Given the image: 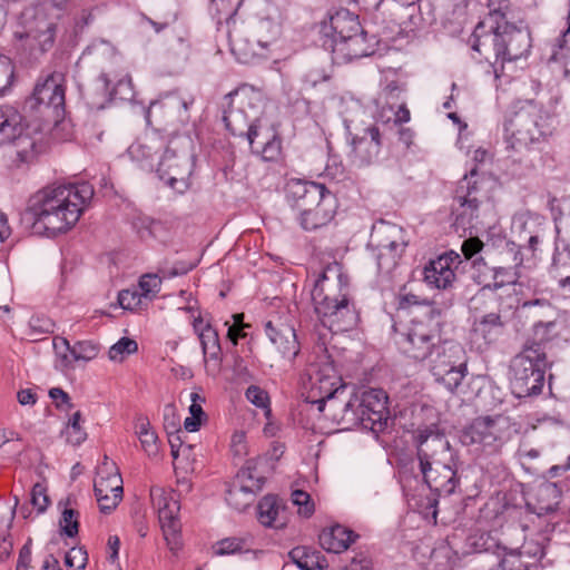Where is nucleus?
<instances>
[{
    "label": "nucleus",
    "instance_id": "obj_33",
    "mask_svg": "<svg viewBox=\"0 0 570 570\" xmlns=\"http://www.w3.org/2000/svg\"><path fill=\"white\" fill-rule=\"evenodd\" d=\"M503 327L501 315L489 313L474 321L472 332L475 340H482L485 345H490L498 341L503 333Z\"/></svg>",
    "mask_w": 570,
    "mask_h": 570
},
{
    "label": "nucleus",
    "instance_id": "obj_9",
    "mask_svg": "<svg viewBox=\"0 0 570 570\" xmlns=\"http://www.w3.org/2000/svg\"><path fill=\"white\" fill-rule=\"evenodd\" d=\"M40 135L26 131L23 116L11 105H0V147L12 144L16 167L33 163L41 151Z\"/></svg>",
    "mask_w": 570,
    "mask_h": 570
},
{
    "label": "nucleus",
    "instance_id": "obj_20",
    "mask_svg": "<svg viewBox=\"0 0 570 570\" xmlns=\"http://www.w3.org/2000/svg\"><path fill=\"white\" fill-rule=\"evenodd\" d=\"M31 107H43L52 110L58 120L65 115V87L59 75H49L43 81H38L30 98Z\"/></svg>",
    "mask_w": 570,
    "mask_h": 570
},
{
    "label": "nucleus",
    "instance_id": "obj_19",
    "mask_svg": "<svg viewBox=\"0 0 570 570\" xmlns=\"http://www.w3.org/2000/svg\"><path fill=\"white\" fill-rule=\"evenodd\" d=\"M382 147V134L375 125L363 129L362 135L351 138L348 158L354 167L363 168L377 161Z\"/></svg>",
    "mask_w": 570,
    "mask_h": 570
},
{
    "label": "nucleus",
    "instance_id": "obj_54",
    "mask_svg": "<svg viewBox=\"0 0 570 570\" xmlns=\"http://www.w3.org/2000/svg\"><path fill=\"white\" fill-rule=\"evenodd\" d=\"M79 512L71 508H66L62 511L59 524L61 533L75 538L79 532Z\"/></svg>",
    "mask_w": 570,
    "mask_h": 570
},
{
    "label": "nucleus",
    "instance_id": "obj_35",
    "mask_svg": "<svg viewBox=\"0 0 570 570\" xmlns=\"http://www.w3.org/2000/svg\"><path fill=\"white\" fill-rule=\"evenodd\" d=\"M466 546L474 553L492 552L500 554V552L507 551V547L501 538L498 537V532L476 530L466 538Z\"/></svg>",
    "mask_w": 570,
    "mask_h": 570
},
{
    "label": "nucleus",
    "instance_id": "obj_42",
    "mask_svg": "<svg viewBox=\"0 0 570 570\" xmlns=\"http://www.w3.org/2000/svg\"><path fill=\"white\" fill-rule=\"evenodd\" d=\"M98 81L101 82V88L107 92L109 101L116 102L132 100L134 88L129 78H121L110 87L111 80L107 73L102 72L98 77Z\"/></svg>",
    "mask_w": 570,
    "mask_h": 570
},
{
    "label": "nucleus",
    "instance_id": "obj_30",
    "mask_svg": "<svg viewBox=\"0 0 570 570\" xmlns=\"http://www.w3.org/2000/svg\"><path fill=\"white\" fill-rule=\"evenodd\" d=\"M257 519L264 527L279 529L286 524L285 508L276 495L267 494L257 504Z\"/></svg>",
    "mask_w": 570,
    "mask_h": 570
},
{
    "label": "nucleus",
    "instance_id": "obj_48",
    "mask_svg": "<svg viewBox=\"0 0 570 570\" xmlns=\"http://www.w3.org/2000/svg\"><path fill=\"white\" fill-rule=\"evenodd\" d=\"M375 261L380 273L390 274L399 264L405 250L375 248Z\"/></svg>",
    "mask_w": 570,
    "mask_h": 570
},
{
    "label": "nucleus",
    "instance_id": "obj_11",
    "mask_svg": "<svg viewBox=\"0 0 570 570\" xmlns=\"http://www.w3.org/2000/svg\"><path fill=\"white\" fill-rule=\"evenodd\" d=\"M193 102L191 97H185L178 91L168 92L149 106L147 122L159 134L168 132V137L180 134L179 128L189 121V106Z\"/></svg>",
    "mask_w": 570,
    "mask_h": 570
},
{
    "label": "nucleus",
    "instance_id": "obj_23",
    "mask_svg": "<svg viewBox=\"0 0 570 570\" xmlns=\"http://www.w3.org/2000/svg\"><path fill=\"white\" fill-rule=\"evenodd\" d=\"M265 333L282 358L292 362L298 355L301 347L292 326L283 323L274 325L268 321L265 324Z\"/></svg>",
    "mask_w": 570,
    "mask_h": 570
},
{
    "label": "nucleus",
    "instance_id": "obj_24",
    "mask_svg": "<svg viewBox=\"0 0 570 570\" xmlns=\"http://www.w3.org/2000/svg\"><path fill=\"white\" fill-rule=\"evenodd\" d=\"M370 244L375 248L394 250H405L407 247L404 229L387 222H380L373 226Z\"/></svg>",
    "mask_w": 570,
    "mask_h": 570
},
{
    "label": "nucleus",
    "instance_id": "obj_49",
    "mask_svg": "<svg viewBox=\"0 0 570 570\" xmlns=\"http://www.w3.org/2000/svg\"><path fill=\"white\" fill-rule=\"evenodd\" d=\"M81 419V412H75L62 432L66 435V441L72 445L81 444L87 438L86 431L80 426Z\"/></svg>",
    "mask_w": 570,
    "mask_h": 570
},
{
    "label": "nucleus",
    "instance_id": "obj_51",
    "mask_svg": "<svg viewBox=\"0 0 570 570\" xmlns=\"http://www.w3.org/2000/svg\"><path fill=\"white\" fill-rule=\"evenodd\" d=\"M197 265V259H176L173 262L166 261L165 265L160 268L164 278H171L187 274Z\"/></svg>",
    "mask_w": 570,
    "mask_h": 570
},
{
    "label": "nucleus",
    "instance_id": "obj_39",
    "mask_svg": "<svg viewBox=\"0 0 570 570\" xmlns=\"http://www.w3.org/2000/svg\"><path fill=\"white\" fill-rule=\"evenodd\" d=\"M422 475L430 490L439 495H450L454 493L460 481L456 475V469H449L448 473L441 471H424Z\"/></svg>",
    "mask_w": 570,
    "mask_h": 570
},
{
    "label": "nucleus",
    "instance_id": "obj_4",
    "mask_svg": "<svg viewBox=\"0 0 570 570\" xmlns=\"http://www.w3.org/2000/svg\"><path fill=\"white\" fill-rule=\"evenodd\" d=\"M554 116L534 99L513 102L504 122L508 148L521 153L548 141L556 130Z\"/></svg>",
    "mask_w": 570,
    "mask_h": 570
},
{
    "label": "nucleus",
    "instance_id": "obj_13",
    "mask_svg": "<svg viewBox=\"0 0 570 570\" xmlns=\"http://www.w3.org/2000/svg\"><path fill=\"white\" fill-rule=\"evenodd\" d=\"M428 360H430L431 373L435 380L450 392H454L466 374V364L463 360L461 345L451 341H443L438 347H434Z\"/></svg>",
    "mask_w": 570,
    "mask_h": 570
},
{
    "label": "nucleus",
    "instance_id": "obj_1",
    "mask_svg": "<svg viewBox=\"0 0 570 570\" xmlns=\"http://www.w3.org/2000/svg\"><path fill=\"white\" fill-rule=\"evenodd\" d=\"M508 0L494 7L489 3L488 14L479 21L470 38L471 48L478 51L493 67L495 77L504 63L524 57L531 47L530 35L508 20Z\"/></svg>",
    "mask_w": 570,
    "mask_h": 570
},
{
    "label": "nucleus",
    "instance_id": "obj_12",
    "mask_svg": "<svg viewBox=\"0 0 570 570\" xmlns=\"http://www.w3.org/2000/svg\"><path fill=\"white\" fill-rule=\"evenodd\" d=\"M476 175V169H472L459 180L455 188L451 208L452 226L455 232H471L478 229L480 224L482 195L478 181L474 179Z\"/></svg>",
    "mask_w": 570,
    "mask_h": 570
},
{
    "label": "nucleus",
    "instance_id": "obj_37",
    "mask_svg": "<svg viewBox=\"0 0 570 570\" xmlns=\"http://www.w3.org/2000/svg\"><path fill=\"white\" fill-rule=\"evenodd\" d=\"M524 554H531L540 559L544 556V546L538 544L535 549L532 550L530 544L525 543L520 550H510L503 554L499 564L492 570H529V563L522 559Z\"/></svg>",
    "mask_w": 570,
    "mask_h": 570
},
{
    "label": "nucleus",
    "instance_id": "obj_18",
    "mask_svg": "<svg viewBox=\"0 0 570 570\" xmlns=\"http://www.w3.org/2000/svg\"><path fill=\"white\" fill-rule=\"evenodd\" d=\"M58 32V18L49 17L42 8L35 11L32 18L26 24V31L20 38H26L30 45L38 48L41 53L50 51Z\"/></svg>",
    "mask_w": 570,
    "mask_h": 570
},
{
    "label": "nucleus",
    "instance_id": "obj_3",
    "mask_svg": "<svg viewBox=\"0 0 570 570\" xmlns=\"http://www.w3.org/2000/svg\"><path fill=\"white\" fill-rule=\"evenodd\" d=\"M315 312L324 327L333 333L356 326L358 314L348 297V278L338 265L327 266L312 289Z\"/></svg>",
    "mask_w": 570,
    "mask_h": 570
},
{
    "label": "nucleus",
    "instance_id": "obj_7",
    "mask_svg": "<svg viewBox=\"0 0 570 570\" xmlns=\"http://www.w3.org/2000/svg\"><path fill=\"white\" fill-rule=\"evenodd\" d=\"M195 167V145L190 135L176 134L167 138L158 161L157 175L173 190L183 194L190 186Z\"/></svg>",
    "mask_w": 570,
    "mask_h": 570
},
{
    "label": "nucleus",
    "instance_id": "obj_26",
    "mask_svg": "<svg viewBox=\"0 0 570 570\" xmlns=\"http://www.w3.org/2000/svg\"><path fill=\"white\" fill-rule=\"evenodd\" d=\"M561 490L556 483L544 482L535 488L527 501L528 509L539 517L554 512L560 503Z\"/></svg>",
    "mask_w": 570,
    "mask_h": 570
},
{
    "label": "nucleus",
    "instance_id": "obj_44",
    "mask_svg": "<svg viewBox=\"0 0 570 570\" xmlns=\"http://www.w3.org/2000/svg\"><path fill=\"white\" fill-rule=\"evenodd\" d=\"M458 556L449 544L442 543L431 552L429 570H453Z\"/></svg>",
    "mask_w": 570,
    "mask_h": 570
},
{
    "label": "nucleus",
    "instance_id": "obj_46",
    "mask_svg": "<svg viewBox=\"0 0 570 570\" xmlns=\"http://www.w3.org/2000/svg\"><path fill=\"white\" fill-rule=\"evenodd\" d=\"M255 499L256 494L254 492L243 489L242 487H236V482L234 481L226 490L225 500L227 504L238 512H243L249 508Z\"/></svg>",
    "mask_w": 570,
    "mask_h": 570
},
{
    "label": "nucleus",
    "instance_id": "obj_21",
    "mask_svg": "<svg viewBox=\"0 0 570 570\" xmlns=\"http://www.w3.org/2000/svg\"><path fill=\"white\" fill-rule=\"evenodd\" d=\"M377 40L374 36L362 30L358 33L347 36V39L333 40L332 60L337 65H343L371 56L375 52Z\"/></svg>",
    "mask_w": 570,
    "mask_h": 570
},
{
    "label": "nucleus",
    "instance_id": "obj_56",
    "mask_svg": "<svg viewBox=\"0 0 570 570\" xmlns=\"http://www.w3.org/2000/svg\"><path fill=\"white\" fill-rule=\"evenodd\" d=\"M365 12L373 14L374 19L384 21L391 16V10L385 0H355Z\"/></svg>",
    "mask_w": 570,
    "mask_h": 570
},
{
    "label": "nucleus",
    "instance_id": "obj_55",
    "mask_svg": "<svg viewBox=\"0 0 570 570\" xmlns=\"http://www.w3.org/2000/svg\"><path fill=\"white\" fill-rule=\"evenodd\" d=\"M138 289H122L118 293V304L127 311H137L142 308L146 303Z\"/></svg>",
    "mask_w": 570,
    "mask_h": 570
},
{
    "label": "nucleus",
    "instance_id": "obj_22",
    "mask_svg": "<svg viewBox=\"0 0 570 570\" xmlns=\"http://www.w3.org/2000/svg\"><path fill=\"white\" fill-rule=\"evenodd\" d=\"M357 411L345 409L342 410L338 422L344 424L346 429L361 426L371 430L373 433L383 432L389 423V410L379 412L373 407H358Z\"/></svg>",
    "mask_w": 570,
    "mask_h": 570
},
{
    "label": "nucleus",
    "instance_id": "obj_14",
    "mask_svg": "<svg viewBox=\"0 0 570 570\" xmlns=\"http://www.w3.org/2000/svg\"><path fill=\"white\" fill-rule=\"evenodd\" d=\"M416 455L421 473L458 469V453L440 433L420 434Z\"/></svg>",
    "mask_w": 570,
    "mask_h": 570
},
{
    "label": "nucleus",
    "instance_id": "obj_53",
    "mask_svg": "<svg viewBox=\"0 0 570 570\" xmlns=\"http://www.w3.org/2000/svg\"><path fill=\"white\" fill-rule=\"evenodd\" d=\"M99 350V345L92 341H80L70 348V354L75 361L88 362L97 357Z\"/></svg>",
    "mask_w": 570,
    "mask_h": 570
},
{
    "label": "nucleus",
    "instance_id": "obj_38",
    "mask_svg": "<svg viewBox=\"0 0 570 570\" xmlns=\"http://www.w3.org/2000/svg\"><path fill=\"white\" fill-rule=\"evenodd\" d=\"M330 26L334 32L333 40L347 39V36L363 30L358 17L346 9H340L332 14L330 17Z\"/></svg>",
    "mask_w": 570,
    "mask_h": 570
},
{
    "label": "nucleus",
    "instance_id": "obj_61",
    "mask_svg": "<svg viewBox=\"0 0 570 570\" xmlns=\"http://www.w3.org/2000/svg\"><path fill=\"white\" fill-rule=\"evenodd\" d=\"M132 225L142 239L156 237L157 230L161 228V224L159 222L149 217H138Z\"/></svg>",
    "mask_w": 570,
    "mask_h": 570
},
{
    "label": "nucleus",
    "instance_id": "obj_40",
    "mask_svg": "<svg viewBox=\"0 0 570 570\" xmlns=\"http://www.w3.org/2000/svg\"><path fill=\"white\" fill-rule=\"evenodd\" d=\"M150 500L154 509L158 512V519H168L171 514L179 513L180 505L174 498L173 491H166L161 487L154 485L150 488Z\"/></svg>",
    "mask_w": 570,
    "mask_h": 570
},
{
    "label": "nucleus",
    "instance_id": "obj_58",
    "mask_svg": "<svg viewBox=\"0 0 570 570\" xmlns=\"http://www.w3.org/2000/svg\"><path fill=\"white\" fill-rule=\"evenodd\" d=\"M14 77V65L11 59L0 55V96L12 85Z\"/></svg>",
    "mask_w": 570,
    "mask_h": 570
},
{
    "label": "nucleus",
    "instance_id": "obj_10",
    "mask_svg": "<svg viewBox=\"0 0 570 570\" xmlns=\"http://www.w3.org/2000/svg\"><path fill=\"white\" fill-rule=\"evenodd\" d=\"M551 364L543 354L540 357L535 351L522 348L510 365L512 393L519 399L540 394L544 385L546 372Z\"/></svg>",
    "mask_w": 570,
    "mask_h": 570
},
{
    "label": "nucleus",
    "instance_id": "obj_6",
    "mask_svg": "<svg viewBox=\"0 0 570 570\" xmlns=\"http://www.w3.org/2000/svg\"><path fill=\"white\" fill-rule=\"evenodd\" d=\"M511 438L509 420L502 415L478 416L461 432V442L473 446L478 465L487 473L499 470L502 465L500 454Z\"/></svg>",
    "mask_w": 570,
    "mask_h": 570
},
{
    "label": "nucleus",
    "instance_id": "obj_34",
    "mask_svg": "<svg viewBox=\"0 0 570 570\" xmlns=\"http://www.w3.org/2000/svg\"><path fill=\"white\" fill-rule=\"evenodd\" d=\"M556 322H538L533 325L532 336L527 340L522 348H531L539 354H543L548 357V351L551 347V343L556 337Z\"/></svg>",
    "mask_w": 570,
    "mask_h": 570
},
{
    "label": "nucleus",
    "instance_id": "obj_60",
    "mask_svg": "<svg viewBox=\"0 0 570 570\" xmlns=\"http://www.w3.org/2000/svg\"><path fill=\"white\" fill-rule=\"evenodd\" d=\"M87 560V551L83 548L73 547L65 556V566L70 570H83Z\"/></svg>",
    "mask_w": 570,
    "mask_h": 570
},
{
    "label": "nucleus",
    "instance_id": "obj_25",
    "mask_svg": "<svg viewBox=\"0 0 570 570\" xmlns=\"http://www.w3.org/2000/svg\"><path fill=\"white\" fill-rule=\"evenodd\" d=\"M459 258V255L454 257L451 254L440 255L436 259L431 261L424 268V279L429 285L435 286L436 288L446 289L452 286L455 281V273L452 265Z\"/></svg>",
    "mask_w": 570,
    "mask_h": 570
},
{
    "label": "nucleus",
    "instance_id": "obj_52",
    "mask_svg": "<svg viewBox=\"0 0 570 570\" xmlns=\"http://www.w3.org/2000/svg\"><path fill=\"white\" fill-rule=\"evenodd\" d=\"M137 351L138 344L135 340L121 337L109 348L108 356L111 361H122L125 356L134 354Z\"/></svg>",
    "mask_w": 570,
    "mask_h": 570
},
{
    "label": "nucleus",
    "instance_id": "obj_57",
    "mask_svg": "<svg viewBox=\"0 0 570 570\" xmlns=\"http://www.w3.org/2000/svg\"><path fill=\"white\" fill-rule=\"evenodd\" d=\"M161 286V277L156 274L142 275L139 279V292L145 299H151L155 297Z\"/></svg>",
    "mask_w": 570,
    "mask_h": 570
},
{
    "label": "nucleus",
    "instance_id": "obj_28",
    "mask_svg": "<svg viewBox=\"0 0 570 570\" xmlns=\"http://www.w3.org/2000/svg\"><path fill=\"white\" fill-rule=\"evenodd\" d=\"M324 189L326 187L323 184L292 178L285 185V196L299 210L308 202L316 199L320 193H324Z\"/></svg>",
    "mask_w": 570,
    "mask_h": 570
},
{
    "label": "nucleus",
    "instance_id": "obj_41",
    "mask_svg": "<svg viewBox=\"0 0 570 570\" xmlns=\"http://www.w3.org/2000/svg\"><path fill=\"white\" fill-rule=\"evenodd\" d=\"M289 557L301 570H325L327 567L324 556L307 547L292 549Z\"/></svg>",
    "mask_w": 570,
    "mask_h": 570
},
{
    "label": "nucleus",
    "instance_id": "obj_63",
    "mask_svg": "<svg viewBox=\"0 0 570 570\" xmlns=\"http://www.w3.org/2000/svg\"><path fill=\"white\" fill-rule=\"evenodd\" d=\"M30 502L33 508L37 509L38 513H43L47 510L50 500L42 484L36 483L32 487Z\"/></svg>",
    "mask_w": 570,
    "mask_h": 570
},
{
    "label": "nucleus",
    "instance_id": "obj_17",
    "mask_svg": "<svg viewBox=\"0 0 570 570\" xmlns=\"http://www.w3.org/2000/svg\"><path fill=\"white\" fill-rule=\"evenodd\" d=\"M337 209V199L327 188L320 193L313 202H308L299 209L298 222L307 232L326 226L334 218Z\"/></svg>",
    "mask_w": 570,
    "mask_h": 570
},
{
    "label": "nucleus",
    "instance_id": "obj_31",
    "mask_svg": "<svg viewBox=\"0 0 570 570\" xmlns=\"http://www.w3.org/2000/svg\"><path fill=\"white\" fill-rule=\"evenodd\" d=\"M507 249L509 253L513 255V265L494 267L493 282L491 284H485L484 287H493L494 289H497L508 284H514L518 281V268L523 263L521 246L513 242H508Z\"/></svg>",
    "mask_w": 570,
    "mask_h": 570
},
{
    "label": "nucleus",
    "instance_id": "obj_15",
    "mask_svg": "<svg viewBox=\"0 0 570 570\" xmlns=\"http://www.w3.org/2000/svg\"><path fill=\"white\" fill-rule=\"evenodd\" d=\"M95 495L102 513H109L117 508L122 499V479L114 462H108L105 455L102 464L97 470L94 483Z\"/></svg>",
    "mask_w": 570,
    "mask_h": 570
},
{
    "label": "nucleus",
    "instance_id": "obj_5",
    "mask_svg": "<svg viewBox=\"0 0 570 570\" xmlns=\"http://www.w3.org/2000/svg\"><path fill=\"white\" fill-rule=\"evenodd\" d=\"M248 97L238 90L227 94L222 101L225 128L237 137L246 136L253 153L265 161H276L282 153V141L277 132L259 121L249 122L245 110Z\"/></svg>",
    "mask_w": 570,
    "mask_h": 570
},
{
    "label": "nucleus",
    "instance_id": "obj_29",
    "mask_svg": "<svg viewBox=\"0 0 570 570\" xmlns=\"http://www.w3.org/2000/svg\"><path fill=\"white\" fill-rule=\"evenodd\" d=\"M166 140L156 130L145 132L129 146L128 154L136 161L153 160L164 149Z\"/></svg>",
    "mask_w": 570,
    "mask_h": 570
},
{
    "label": "nucleus",
    "instance_id": "obj_8",
    "mask_svg": "<svg viewBox=\"0 0 570 570\" xmlns=\"http://www.w3.org/2000/svg\"><path fill=\"white\" fill-rule=\"evenodd\" d=\"M308 376V400L317 404L318 410L324 411L327 402L334 411V417H337L346 392V385L337 374L333 362L326 354L321 355L317 361L309 364L306 370Z\"/></svg>",
    "mask_w": 570,
    "mask_h": 570
},
{
    "label": "nucleus",
    "instance_id": "obj_43",
    "mask_svg": "<svg viewBox=\"0 0 570 570\" xmlns=\"http://www.w3.org/2000/svg\"><path fill=\"white\" fill-rule=\"evenodd\" d=\"M136 434L140 441L142 450L148 456H156L159 452L158 435L151 429L150 422L145 416H139L136 422Z\"/></svg>",
    "mask_w": 570,
    "mask_h": 570
},
{
    "label": "nucleus",
    "instance_id": "obj_36",
    "mask_svg": "<svg viewBox=\"0 0 570 570\" xmlns=\"http://www.w3.org/2000/svg\"><path fill=\"white\" fill-rule=\"evenodd\" d=\"M358 407H373L379 412L387 409V395L383 390L371 389L364 391L361 395L352 394L348 400L344 401L340 411L351 409L357 411Z\"/></svg>",
    "mask_w": 570,
    "mask_h": 570
},
{
    "label": "nucleus",
    "instance_id": "obj_64",
    "mask_svg": "<svg viewBox=\"0 0 570 570\" xmlns=\"http://www.w3.org/2000/svg\"><path fill=\"white\" fill-rule=\"evenodd\" d=\"M233 320H234V323L232 325H229L228 322H225V325L228 326L227 337L232 342V344L235 346V345H237L238 340L240 337L245 336L243 328L246 327L247 325H245L243 323V321H244L243 313L233 315Z\"/></svg>",
    "mask_w": 570,
    "mask_h": 570
},
{
    "label": "nucleus",
    "instance_id": "obj_16",
    "mask_svg": "<svg viewBox=\"0 0 570 570\" xmlns=\"http://www.w3.org/2000/svg\"><path fill=\"white\" fill-rule=\"evenodd\" d=\"M396 342L401 351L414 361L428 360L434 347L442 343L438 333L422 322H412Z\"/></svg>",
    "mask_w": 570,
    "mask_h": 570
},
{
    "label": "nucleus",
    "instance_id": "obj_59",
    "mask_svg": "<svg viewBox=\"0 0 570 570\" xmlns=\"http://www.w3.org/2000/svg\"><path fill=\"white\" fill-rule=\"evenodd\" d=\"M247 551L240 538H226L216 542V556L236 554Z\"/></svg>",
    "mask_w": 570,
    "mask_h": 570
},
{
    "label": "nucleus",
    "instance_id": "obj_50",
    "mask_svg": "<svg viewBox=\"0 0 570 570\" xmlns=\"http://www.w3.org/2000/svg\"><path fill=\"white\" fill-rule=\"evenodd\" d=\"M245 396L249 403L262 409L267 419L271 416V399L267 391L258 385H249L245 392Z\"/></svg>",
    "mask_w": 570,
    "mask_h": 570
},
{
    "label": "nucleus",
    "instance_id": "obj_62",
    "mask_svg": "<svg viewBox=\"0 0 570 570\" xmlns=\"http://www.w3.org/2000/svg\"><path fill=\"white\" fill-rule=\"evenodd\" d=\"M292 501L298 507V513L309 518L314 513V503L311 495L303 490H295L292 493Z\"/></svg>",
    "mask_w": 570,
    "mask_h": 570
},
{
    "label": "nucleus",
    "instance_id": "obj_2",
    "mask_svg": "<svg viewBox=\"0 0 570 570\" xmlns=\"http://www.w3.org/2000/svg\"><path fill=\"white\" fill-rule=\"evenodd\" d=\"M94 194L89 183L51 185L42 188L30 197L28 204L33 227L49 237L68 232L79 220Z\"/></svg>",
    "mask_w": 570,
    "mask_h": 570
},
{
    "label": "nucleus",
    "instance_id": "obj_27",
    "mask_svg": "<svg viewBox=\"0 0 570 570\" xmlns=\"http://www.w3.org/2000/svg\"><path fill=\"white\" fill-rule=\"evenodd\" d=\"M265 463V459L259 456L247 460L233 480L236 487H242L257 495L266 482Z\"/></svg>",
    "mask_w": 570,
    "mask_h": 570
},
{
    "label": "nucleus",
    "instance_id": "obj_47",
    "mask_svg": "<svg viewBox=\"0 0 570 570\" xmlns=\"http://www.w3.org/2000/svg\"><path fill=\"white\" fill-rule=\"evenodd\" d=\"M191 404L189 406V416L184 421V431L185 432H196L199 430L204 420L207 419L206 413L202 407V402L204 401L197 393H190Z\"/></svg>",
    "mask_w": 570,
    "mask_h": 570
},
{
    "label": "nucleus",
    "instance_id": "obj_45",
    "mask_svg": "<svg viewBox=\"0 0 570 570\" xmlns=\"http://www.w3.org/2000/svg\"><path fill=\"white\" fill-rule=\"evenodd\" d=\"M159 522L169 550L177 553L183 547L181 524L178 514H171L168 519H159Z\"/></svg>",
    "mask_w": 570,
    "mask_h": 570
},
{
    "label": "nucleus",
    "instance_id": "obj_32",
    "mask_svg": "<svg viewBox=\"0 0 570 570\" xmlns=\"http://www.w3.org/2000/svg\"><path fill=\"white\" fill-rule=\"evenodd\" d=\"M356 538L352 530L337 524L320 534V543L328 552L341 553L348 549Z\"/></svg>",
    "mask_w": 570,
    "mask_h": 570
}]
</instances>
